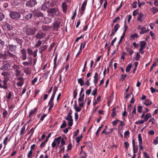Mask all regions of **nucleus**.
<instances>
[{
	"label": "nucleus",
	"mask_w": 158,
	"mask_h": 158,
	"mask_svg": "<svg viewBox=\"0 0 158 158\" xmlns=\"http://www.w3.org/2000/svg\"><path fill=\"white\" fill-rule=\"evenodd\" d=\"M144 104L146 106H149L152 103V102L148 99H146L144 102H143Z\"/></svg>",
	"instance_id": "27"
},
{
	"label": "nucleus",
	"mask_w": 158,
	"mask_h": 158,
	"mask_svg": "<svg viewBox=\"0 0 158 158\" xmlns=\"http://www.w3.org/2000/svg\"><path fill=\"white\" fill-rule=\"evenodd\" d=\"M153 143L155 145L158 143V137H156V139L153 141Z\"/></svg>",
	"instance_id": "59"
},
{
	"label": "nucleus",
	"mask_w": 158,
	"mask_h": 158,
	"mask_svg": "<svg viewBox=\"0 0 158 158\" xmlns=\"http://www.w3.org/2000/svg\"><path fill=\"white\" fill-rule=\"evenodd\" d=\"M136 113V106H135L134 107V109L131 112V115H132V117L134 116V115Z\"/></svg>",
	"instance_id": "56"
},
{
	"label": "nucleus",
	"mask_w": 158,
	"mask_h": 158,
	"mask_svg": "<svg viewBox=\"0 0 158 158\" xmlns=\"http://www.w3.org/2000/svg\"><path fill=\"white\" fill-rule=\"evenodd\" d=\"M143 107L141 106H139L138 107L137 110L138 111L139 113L142 112V110Z\"/></svg>",
	"instance_id": "57"
},
{
	"label": "nucleus",
	"mask_w": 158,
	"mask_h": 158,
	"mask_svg": "<svg viewBox=\"0 0 158 158\" xmlns=\"http://www.w3.org/2000/svg\"><path fill=\"white\" fill-rule=\"evenodd\" d=\"M45 36V35L44 33L41 31H38L35 36V37L36 39H41L44 37Z\"/></svg>",
	"instance_id": "10"
},
{
	"label": "nucleus",
	"mask_w": 158,
	"mask_h": 158,
	"mask_svg": "<svg viewBox=\"0 0 158 158\" xmlns=\"http://www.w3.org/2000/svg\"><path fill=\"white\" fill-rule=\"evenodd\" d=\"M15 40L17 43L19 44L21 46L22 45L23 43V41L22 40H21L18 38H16Z\"/></svg>",
	"instance_id": "35"
},
{
	"label": "nucleus",
	"mask_w": 158,
	"mask_h": 158,
	"mask_svg": "<svg viewBox=\"0 0 158 158\" xmlns=\"http://www.w3.org/2000/svg\"><path fill=\"white\" fill-rule=\"evenodd\" d=\"M17 46L16 45L10 44L8 45L9 50L13 52H15L17 50Z\"/></svg>",
	"instance_id": "12"
},
{
	"label": "nucleus",
	"mask_w": 158,
	"mask_h": 158,
	"mask_svg": "<svg viewBox=\"0 0 158 158\" xmlns=\"http://www.w3.org/2000/svg\"><path fill=\"white\" fill-rule=\"evenodd\" d=\"M132 67V64H128V65L127 66L126 69V71L127 72H129L131 68Z\"/></svg>",
	"instance_id": "41"
},
{
	"label": "nucleus",
	"mask_w": 158,
	"mask_h": 158,
	"mask_svg": "<svg viewBox=\"0 0 158 158\" xmlns=\"http://www.w3.org/2000/svg\"><path fill=\"white\" fill-rule=\"evenodd\" d=\"M124 144L125 145L126 148L127 149V150L129 146V143L127 142H125L124 143Z\"/></svg>",
	"instance_id": "61"
},
{
	"label": "nucleus",
	"mask_w": 158,
	"mask_h": 158,
	"mask_svg": "<svg viewBox=\"0 0 158 158\" xmlns=\"http://www.w3.org/2000/svg\"><path fill=\"white\" fill-rule=\"evenodd\" d=\"M48 48V46L46 45H44L41 46L39 48V53L42 54V53L44 51Z\"/></svg>",
	"instance_id": "16"
},
{
	"label": "nucleus",
	"mask_w": 158,
	"mask_h": 158,
	"mask_svg": "<svg viewBox=\"0 0 158 158\" xmlns=\"http://www.w3.org/2000/svg\"><path fill=\"white\" fill-rule=\"evenodd\" d=\"M86 156V154L85 152L81 150L80 153V158H85Z\"/></svg>",
	"instance_id": "30"
},
{
	"label": "nucleus",
	"mask_w": 158,
	"mask_h": 158,
	"mask_svg": "<svg viewBox=\"0 0 158 158\" xmlns=\"http://www.w3.org/2000/svg\"><path fill=\"white\" fill-rule=\"evenodd\" d=\"M8 139V137H6L5 138V139H4L3 141V143L5 145V147L6 145V144L7 143V141Z\"/></svg>",
	"instance_id": "54"
},
{
	"label": "nucleus",
	"mask_w": 158,
	"mask_h": 158,
	"mask_svg": "<svg viewBox=\"0 0 158 158\" xmlns=\"http://www.w3.org/2000/svg\"><path fill=\"white\" fill-rule=\"evenodd\" d=\"M42 44V41L41 40H39L36 43L35 46V47L36 48H38Z\"/></svg>",
	"instance_id": "40"
},
{
	"label": "nucleus",
	"mask_w": 158,
	"mask_h": 158,
	"mask_svg": "<svg viewBox=\"0 0 158 158\" xmlns=\"http://www.w3.org/2000/svg\"><path fill=\"white\" fill-rule=\"evenodd\" d=\"M48 16L46 17H45L44 19V23L46 24L50 23L52 20V19L53 18V17H51V16H48Z\"/></svg>",
	"instance_id": "14"
},
{
	"label": "nucleus",
	"mask_w": 158,
	"mask_h": 158,
	"mask_svg": "<svg viewBox=\"0 0 158 158\" xmlns=\"http://www.w3.org/2000/svg\"><path fill=\"white\" fill-rule=\"evenodd\" d=\"M119 121V120H115L114 121H113L112 122V123L114 126H115L116 125L117 123V122Z\"/></svg>",
	"instance_id": "62"
},
{
	"label": "nucleus",
	"mask_w": 158,
	"mask_h": 158,
	"mask_svg": "<svg viewBox=\"0 0 158 158\" xmlns=\"http://www.w3.org/2000/svg\"><path fill=\"white\" fill-rule=\"evenodd\" d=\"M141 31L139 32V33L141 34H142L144 33L147 32L148 31V30H146V28L143 27H142L140 28Z\"/></svg>",
	"instance_id": "25"
},
{
	"label": "nucleus",
	"mask_w": 158,
	"mask_h": 158,
	"mask_svg": "<svg viewBox=\"0 0 158 158\" xmlns=\"http://www.w3.org/2000/svg\"><path fill=\"white\" fill-rule=\"evenodd\" d=\"M49 73V72H47L44 73L43 76V77H44L45 79H46L48 76Z\"/></svg>",
	"instance_id": "60"
},
{
	"label": "nucleus",
	"mask_w": 158,
	"mask_h": 158,
	"mask_svg": "<svg viewBox=\"0 0 158 158\" xmlns=\"http://www.w3.org/2000/svg\"><path fill=\"white\" fill-rule=\"evenodd\" d=\"M99 78V77L98 76V73H95L94 77V79L93 80L94 83L95 84V85H96L97 83L98 80Z\"/></svg>",
	"instance_id": "17"
},
{
	"label": "nucleus",
	"mask_w": 158,
	"mask_h": 158,
	"mask_svg": "<svg viewBox=\"0 0 158 158\" xmlns=\"http://www.w3.org/2000/svg\"><path fill=\"white\" fill-rule=\"evenodd\" d=\"M78 83L80 84L81 86H83L84 84V81L81 78H80L77 80Z\"/></svg>",
	"instance_id": "36"
},
{
	"label": "nucleus",
	"mask_w": 158,
	"mask_h": 158,
	"mask_svg": "<svg viewBox=\"0 0 158 158\" xmlns=\"http://www.w3.org/2000/svg\"><path fill=\"white\" fill-rule=\"evenodd\" d=\"M37 30L28 25L26 26L23 29V31L27 35H30L35 34Z\"/></svg>",
	"instance_id": "2"
},
{
	"label": "nucleus",
	"mask_w": 158,
	"mask_h": 158,
	"mask_svg": "<svg viewBox=\"0 0 158 158\" xmlns=\"http://www.w3.org/2000/svg\"><path fill=\"white\" fill-rule=\"evenodd\" d=\"M60 26V23L57 20L55 21L53 25V30L57 31Z\"/></svg>",
	"instance_id": "13"
},
{
	"label": "nucleus",
	"mask_w": 158,
	"mask_h": 158,
	"mask_svg": "<svg viewBox=\"0 0 158 158\" xmlns=\"http://www.w3.org/2000/svg\"><path fill=\"white\" fill-rule=\"evenodd\" d=\"M32 151L30 150L28 152L27 154V157L28 158H30L32 156Z\"/></svg>",
	"instance_id": "63"
},
{
	"label": "nucleus",
	"mask_w": 158,
	"mask_h": 158,
	"mask_svg": "<svg viewBox=\"0 0 158 158\" xmlns=\"http://www.w3.org/2000/svg\"><path fill=\"white\" fill-rule=\"evenodd\" d=\"M27 52L30 55H33V51L30 48H28L27 49Z\"/></svg>",
	"instance_id": "44"
},
{
	"label": "nucleus",
	"mask_w": 158,
	"mask_h": 158,
	"mask_svg": "<svg viewBox=\"0 0 158 158\" xmlns=\"http://www.w3.org/2000/svg\"><path fill=\"white\" fill-rule=\"evenodd\" d=\"M60 142L61 143L60 145L61 146H62V148L60 149V150L61 151L63 150V151H64V147H62L65 144V141L64 139L63 138H61V139L60 140Z\"/></svg>",
	"instance_id": "23"
},
{
	"label": "nucleus",
	"mask_w": 158,
	"mask_h": 158,
	"mask_svg": "<svg viewBox=\"0 0 158 158\" xmlns=\"http://www.w3.org/2000/svg\"><path fill=\"white\" fill-rule=\"evenodd\" d=\"M12 68L13 70H15V74L16 76L17 77L20 75L21 71L20 67L19 65L16 64H14L12 66Z\"/></svg>",
	"instance_id": "6"
},
{
	"label": "nucleus",
	"mask_w": 158,
	"mask_h": 158,
	"mask_svg": "<svg viewBox=\"0 0 158 158\" xmlns=\"http://www.w3.org/2000/svg\"><path fill=\"white\" fill-rule=\"evenodd\" d=\"M9 15L10 17L13 19L18 20L20 17V13L15 11L10 12Z\"/></svg>",
	"instance_id": "5"
},
{
	"label": "nucleus",
	"mask_w": 158,
	"mask_h": 158,
	"mask_svg": "<svg viewBox=\"0 0 158 158\" xmlns=\"http://www.w3.org/2000/svg\"><path fill=\"white\" fill-rule=\"evenodd\" d=\"M138 140L139 141V144H142V139L141 137V134H139L138 135Z\"/></svg>",
	"instance_id": "43"
},
{
	"label": "nucleus",
	"mask_w": 158,
	"mask_h": 158,
	"mask_svg": "<svg viewBox=\"0 0 158 158\" xmlns=\"http://www.w3.org/2000/svg\"><path fill=\"white\" fill-rule=\"evenodd\" d=\"M103 124H102L101 126L99 127L98 129L97 130L96 132V135H97L98 134V132L100 131L101 130V129L102 127L103 126Z\"/></svg>",
	"instance_id": "58"
},
{
	"label": "nucleus",
	"mask_w": 158,
	"mask_h": 158,
	"mask_svg": "<svg viewBox=\"0 0 158 158\" xmlns=\"http://www.w3.org/2000/svg\"><path fill=\"white\" fill-rule=\"evenodd\" d=\"M140 48L139 51L143 50L145 48L146 45V43L144 41H141L140 42Z\"/></svg>",
	"instance_id": "19"
},
{
	"label": "nucleus",
	"mask_w": 158,
	"mask_h": 158,
	"mask_svg": "<svg viewBox=\"0 0 158 158\" xmlns=\"http://www.w3.org/2000/svg\"><path fill=\"white\" fill-rule=\"evenodd\" d=\"M126 51L129 52L130 55H131L133 53L134 51L130 48H127L126 49Z\"/></svg>",
	"instance_id": "39"
},
{
	"label": "nucleus",
	"mask_w": 158,
	"mask_h": 158,
	"mask_svg": "<svg viewBox=\"0 0 158 158\" xmlns=\"http://www.w3.org/2000/svg\"><path fill=\"white\" fill-rule=\"evenodd\" d=\"M83 45V48H85V42H84V43H82L81 44L80 47V48L79 51L77 53V55H76V57H77L80 54L81 52V51L82 49V46Z\"/></svg>",
	"instance_id": "20"
},
{
	"label": "nucleus",
	"mask_w": 158,
	"mask_h": 158,
	"mask_svg": "<svg viewBox=\"0 0 158 158\" xmlns=\"http://www.w3.org/2000/svg\"><path fill=\"white\" fill-rule=\"evenodd\" d=\"M62 7L63 9V12L65 13H66L68 5L66 2H64L62 3Z\"/></svg>",
	"instance_id": "18"
},
{
	"label": "nucleus",
	"mask_w": 158,
	"mask_h": 158,
	"mask_svg": "<svg viewBox=\"0 0 158 158\" xmlns=\"http://www.w3.org/2000/svg\"><path fill=\"white\" fill-rule=\"evenodd\" d=\"M10 67V64L9 63H3L0 68V69L3 71L8 70Z\"/></svg>",
	"instance_id": "8"
},
{
	"label": "nucleus",
	"mask_w": 158,
	"mask_h": 158,
	"mask_svg": "<svg viewBox=\"0 0 158 158\" xmlns=\"http://www.w3.org/2000/svg\"><path fill=\"white\" fill-rule=\"evenodd\" d=\"M10 74V72L9 70L3 71L1 73V75L3 76L2 78H7L9 79V75Z\"/></svg>",
	"instance_id": "11"
},
{
	"label": "nucleus",
	"mask_w": 158,
	"mask_h": 158,
	"mask_svg": "<svg viewBox=\"0 0 158 158\" xmlns=\"http://www.w3.org/2000/svg\"><path fill=\"white\" fill-rule=\"evenodd\" d=\"M32 63L31 59V58H29V59L28 62L26 61L24 62L23 63V64L25 66H27L29 64H31Z\"/></svg>",
	"instance_id": "24"
},
{
	"label": "nucleus",
	"mask_w": 158,
	"mask_h": 158,
	"mask_svg": "<svg viewBox=\"0 0 158 158\" xmlns=\"http://www.w3.org/2000/svg\"><path fill=\"white\" fill-rule=\"evenodd\" d=\"M34 128H31V129L29 131H28L27 132V134H30V133L31 132V135H32L34 133Z\"/></svg>",
	"instance_id": "49"
},
{
	"label": "nucleus",
	"mask_w": 158,
	"mask_h": 158,
	"mask_svg": "<svg viewBox=\"0 0 158 158\" xmlns=\"http://www.w3.org/2000/svg\"><path fill=\"white\" fill-rule=\"evenodd\" d=\"M61 138V137L60 136V137H57L55 139H54L55 141L56 142V144H57V146L56 147V148H57L58 146H59V145L60 144Z\"/></svg>",
	"instance_id": "32"
},
{
	"label": "nucleus",
	"mask_w": 158,
	"mask_h": 158,
	"mask_svg": "<svg viewBox=\"0 0 158 158\" xmlns=\"http://www.w3.org/2000/svg\"><path fill=\"white\" fill-rule=\"evenodd\" d=\"M21 59L23 60L26 59L27 57V55H22L20 56Z\"/></svg>",
	"instance_id": "51"
},
{
	"label": "nucleus",
	"mask_w": 158,
	"mask_h": 158,
	"mask_svg": "<svg viewBox=\"0 0 158 158\" xmlns=\"http://www.w3.org/2000/svg\"><path fill=\"white\" fill-rule=\"evenodd\" d=\"M43 28L44 30L46 31L48 30L49 29L50 27H49L44 26L43 27Z\"/></svg>",
	"instance_id": "64"
},
{
	"label": "nucleus",
	"mask_w": 158,
	"mask_h": 158,
	"mask_svg": "<svg viewBox=\"0 0 158 158\" xmlns=\"http://www.w3.org/2000/svg\"><path fill=\"white\" fill-rule=\"evenodd\" d=\"M82 135H81L78 136L76 138V140L77 143H79L81 139L82 138Z\"/></svg>",
	"instance_id": "53"
},
{
	"label": "nucleus",
	"mask_w": 158,
	"mask_h": 158,
	"mask_svg": "<svg viewBox=\"0 0 158 158\" xmlns=\"http://www.w3.org/2000/svg\"><path fill=\"white\" fill-rule=\"evenodd\" d=\"M37 3L36 0H29L26 3L25 5L27 7H32L34 6Z\"/></svg>",
	"instance_id": "7"
},
{
	"label": "nucleus",
	"mask_w": 158,
	"mask_h": 158,
	"mask_svg": "<svg viewBox=\"0 0 158 158\" xmlns=\"http://www.w3.org/2000/svg\"><path fill=\"white\" fill-rule=\"evenodd\" d=\"M150 10H152V12L153 14H155L158 12V9L155 7H152Z\"/></svg>",
	"instance_id": "34"
},
{
	"label": "nucleus",
	"mask_w": 158,
	"mask_h": 158,
	"mask_svg": "<svg viewBox=\"0 0 158 158\" xmlns=\"http://www.w3.org/2000/svg\"><path fill=\"white\" fill-rule=\"evenodd\" d=\"M47 12L48 13V16L53 18L58 16L60 14V11L57 7L49 9L47 10Z\"/></svg>",
	"instance_id": "3"
},
{
	"label": "nucleus",
	"mask_w": 158,
	"mask_h": 158,
	"mask_svg": "<svg viewBox=\"0 0 158 158\" xmlns=\"http://www.w3.org/2000/svg\"><path fill=\"white\" fill-rule=\"evenodd\" d=\"M33 15L34 16L37 17H43L44 16V14L43 13L40 12H36Z\"/></svg>",
	"instance_id": "21"
},
{
	"label": "nucleus",
	"mask_w": 158,
	"mask_h": 158,
	"mask_svg": "<svg viewBox=\"0 0 158 158\" xmlns=\"http://www.w3.org/2000/svg\"><path fill=\"white\" fill-rule=\"evenodd\" d=\"M145 121L143 120H138L136 122H135V124H142Z\"/></svg>",
	"instance_id": "52"
},
{
	"label": "nucleus",
	"mask_w": 158,
	"mask_h": 158,
	"mask_svg": "<svg viewBox=\"0 0 158 158\" xmlns=\"http://www.w3.org/2000/svg\"><path fill=\"white\" fill-rule=\"evenodd\" d=\"M4 18V15L2 13L0 12V21H2Z\"/></svg>",
	"instance_id": "48"
},
{
	"label": "nucleus",
	"mask_w": 158,
	"mask_h": 158,
	"mask_svg": "<svg viewBox=\"0 0 158 158\" xmlns=\"http://www.w3.org/2000/svg\"><path fill=\"white\" fill-rule=\"evenodd\" d=\"M6 28L9 31L12 30L13 28V27L11 25L8 24L7 25Z\"/></svg>",
	"instance_id": "45"
},
{
	"label": "nucleus",
	"mask_w": 158,
	"mask_h": 158,
	"mask_svg": "<svg viewBox=\"0 0 158 158\" xmlns=\"http://www.w3.org/2000/svg\"><path fill=\"white\" fill-rule=\"evenodd\" d=\"M26 132V130H25V126H23L21 129L20 132V135H24Z\"/></svg>",
	"instance_id": "33"
},
{
	"label": "nucleus",
	"mask_w": 158,
	"mask_h": 158,
	"mask_svg": "<svg viewBox=\"0 0 158 158\" xmlns=\"http://www.w3.org/2000/svg\"><path fill=\"white\" fill-rule=\"evenodd\" d=\"M152 115L150 113H148L145 116V117H144V119L143 120L145 122H146L147 121L148 119L151 117Z\"/></svg>",
	"instance_id": "29"
},
{
	"label": "nucleus",
	"mask_w": 158,
	"mask_h": 158,
	"mask_svg": "<svg viewBox=\"0 0 158 158\" xmlns=\"http://www.w3.org/2000/svg\"><path fill=\"white\" fill-rule=\"evenodd\" d=\"M120 26L119 24H116L114 26V29L112 30V31H113L116 33L119 28Z\"/></svg>",
	"instance_id": "31"
},
{
	"label": "nucleus",
	"mask_w": 158,
	"mask_h": 158,
	"mask_svg": "<svg viewBox=\"0 0 158 158\" xmlns=\"http://www.w3.org/2000/svg\"><path fill=\"white\" fill-rule=\"evenodd\" d=\"M37 110V109L36 108H34L33 110H32L29 112V117H30L31 115L36 113Z\"/></svg>",
	"instance_id": "38"
},
{
	"label": "nucleus",
	"mask_w": 158,
	"mask_h": 158,
	"mask_svg": "<svg viewBox=\"0 0 158 158\" xmlns=\"http://www.w3.org/2000/svg\"><path fill=\"white\" fill-rule=\"evenodd\" d=\"M49 7V2L48 1H45L42 5L41 9L42 10H46L47 9H48Z\"/></svg>",
	"instance_id": "9"
},
{
	"label": "nucleus",
	"mask_w": 158,
	"mask_h": 158,
	"mask_svg": "<svg viewBox=\"0 0 158 158\" xmlns=\"http://www.w3.org/2000/svg\"><path fill=\"white\" fill-rule=\"evenodd\" d=\"M73 98L75 99L77 94V90L76 89H75L73 92Z\"/></svg>",
	"instance_id": "47"
},
{
	"label": "nucleus",
	"mask_w": 158,
	"mask_h": 158,
	"mask_svg": "<svg viewBox=\"0 0 158 158\" xmlns=\"http://www.w3.org/2000/svg\"><path fill=\"white\" fill-rule=\"evenodd\" d=\"M47 139H46L43 142L40 144V147L41 148H42L44 147L46 143L47 142Z\"/></svg>",
	"instance_id": "42"
},
{
	"label": "nucleus",
	"mask_w": 158,
	"mask_h": 158,
	"mask_svg": "<svg viewBox=\"0 0 158 158\" xmlns=\"http://www.w3.org/2000/svg\"><path fill=\"white\" fill-rule=\"evenodd\" d=\"M9 58L15 60L17 59V56L11 53L9 50H6L4 52H0V59L6 60Z\"/></svg>",
	"instance_id": "1"
},
{
	"label": "nucleus",
	"mask_w": 158,
	"mask_h": 158,
	"mask_svg": "<svg viewBox=\"0 0 158 158\" xmlns=\"http://www.w3.org/2000/svg\"><path fill=\"white\" fill-rule=\"evenodd\" d=\"M9 79L7 78H2V80L0 81V88L6 89L8 88L7 82Z\"/></svg>",
	"instance_id": "4"
},
{
	"label": "nucleus",
	"mask_w": 158,
	"mask_h": 158,
	"mask_svg": "<svg viewBox=\"0 0 158 158\" xmlns=\"http://www.w3.org/2000/svg\"><path fill=\"white\" fill-rule=\"evenodd\" d=\"M87 3V0H85L83 3L81 8V10L83 12L85 11L86 6Z\"/></svg>",
	"instance_id": "22"
},
{
	"label": "nucleus",
	"mask_w": 158,
	"mask_h": 158,
	"mask_svg": "<svg viewBox=\"0 0 158 158\" xmlns=\"http://www.w3.org/2000/svg\"><path fill=\"white\" fill-rule=\"evenodd\" d=\"M115 109V108H113V111L112 112L111 116L112 118H114L115 116L116 115V112L114 111V110Z\"/></svg>",
	"instance_id": "50"
},
{
	"label": "nucleus",
	"mask_w": 158,
	"mask_h": 158,
	"mask_svg": "<svg viewBox=\"0 0 158 158\" xmlns=\"http://www.w3.org/2000/svg\"><path fill=\"white\" fill-rule=\"evenodd\" d=\"M32 14L29 13L25 16V18L26 19H31L32 18Z\"/></svg>",
	"instance_id": "37"
},
{
	"label": "nucleus",
	"mask_w": 158,
	"mask_h": 158,
	"mask_svg": "<svg viewBox=\"0 0 158 158\" xmlns=\"http://www.w3.org/2000/svg\"><path fill=\"white\" fill-rule=\"evenodd\" d=\"M17 80L19 81L17 82V85L19 86H21L24 83V80L23 78L21 77H19L17 78Z\"/></svg>",
	"instance_id": "15"
},
{
	"label": "nucleus",
	"mask_w": 158,
	"mask_h": 158,
	"mask_svg": "<svg viewBox=\"0 0 158 158\" xmlns=\"http://www.w3.org/2000/svg\"><path fill=\"white\" fill-rule=\"evenodd\" d=\"M143 14L142 13H140L138 17H137V20L141 22H142L143 21Z\"/></svg>",
	"instance_id": "28"
},
{
	"label": "nucleus",
	"mask_w": 158,
	"mask_h": 158,
	"mask_svg": "<svg viewBox=\"0 0 158 158\" xmlns=\"http://www.w3.org/2000/svg\"><path fill=\"white\" fill-rule=\"evenodd\" d=\"M72 114V110H71L70 112L68 114L67 117L65 118V119L68 121L73 120L71 115Z\"/></svg>",
	"instance_id": "26"
},
{
	"label": "nucleus",
	"mask_w": 158,
	"mask_h": 158,
	"mask_svg": "<svg viewBox=\"0 0 158 158\" xmlns=\"http://www.w3.org/2000/svg\"><path fill=\"white\" fill-rule=\"evenodd\" d=\"M97 89L95 88L93 91L91 93V95L94 96L96 94H97Z\"/></svg>",
	"instance_id": "55"
},
{
	"label": "nucleus",
	"mask_w": 158,
	"mask_h": 158,
	"mask_svg": "<svg viewBox=\"0 0 158 158\" xmlns=\"http://www.w3.org/2000/svg\"><path fill=\"white\" fill-rule=\"evenodd\" d=\"M66 126V122L64 120L63 121V123L60 126V128H62L65 127Z\"/></svg>",
	"instance_id": "46"
}]
</instances>
